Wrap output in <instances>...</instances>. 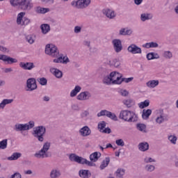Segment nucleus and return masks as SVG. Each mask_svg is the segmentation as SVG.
<instances>
[{
    "label": "nucleus",
    "instance_id": "51",
    "mask_svg": "<svg viewBox=\"0 0 178 178\" xmlns=\"http://www.w3.org/2000/svg\"><path fill=\"white\" fill-rule=\"evenodd\" d=\"M136 127L139 131H145L146 126L144 124H138Z\"/></svg>",
    "mask_w": 178,
    "mask_h": 178
},
{
    "label": "nucleus",
    "instance_id": "62",
    "mask_svg": "<svg viewBox=\"0 0 178 178\" xmlns=\"http://www.w3.org/2000/svg\"><path fill=\"white\" fill-rule=\"evenodd\" d=\"M71 108L73 111H80V107L78 104H72Z\"/></svg>",
    "mask_w": 178,
    "mask_h": 178
},
{
    "label": "nucleus",
    "instance_id": "17",
    "mask_svg": "<svg viewBox=\"0 0 178 178\" xmlns=\"http://www.w3.org/2000/svg\"><path fill=\"white\" fill-rule=\"evenodd\" d=\"M79 134L82 137H88L91 134V129L88 127L85 126L79 130Z\"/></svg>",
    "mask_w": 178,
    "mask_h": 178
},
{
    "label": "nucleus",
    "instance_id": "10",
    "mask_svg": "<svg viewBox=\"0 0 178 178\" xmlns=\"http://www.w3.org/2000/svg\"><path fill=\"white\" fill-rule=\"evenodd\" d=\"M128 52H130V54H133L134 55H140L143 54V51L138 46H137L135 44H131L129 45L127 48Z\"/></svg>",
    "mask_w": 178,
    "mask_h": 178
},
{
    "label": "nucleus",
    "instance_id": "57",
    "mask_svg": "<svg viewBox=\"0 0 178 178\" xmlns=\"http://www.w3.org/2000/svg\"><path fill=\"white\" fill-rule=\"evenodd\" d=\"M115 144H117L119 147H124V141H123V139L116 140Z\"/></svg>",
    "mask_w": 178,
    "mask_h": 178
},
{
    "label": "nucleus",
    "instance_id": "27",
    "mask_svg": "<svg viewBox=\"0 0 178 178\" xmlns=\"http://www.w3.org/2000/svg\"><path fill=\"white\" fill-rule=\"evenodd\" d=\"M159 47V44H158V43L155 42H150L143 44V47L147 48V49H149V48H158Z\"/></svg>",
    "mask_w": 178,
    "mask_h": 178
},
{
    "label": "nucleus",
    "instance_id": "56",
    "mask_svg": "<svg viewBox=\"0 0 178 178\" xmlns=\"http://www.w3.org/2000/svg\"><path fill=\"white\" fill-rule=\"evenodd\" d=\"M120 94L122 95V97H128L129 96V91L127 90L121 89L120 90Z\"/></svg>",
    "mask_w": 178,
    "mask_h": 178
},
{
    "label": "nucleus",
    "instance_id": "64",
    "mask_svg": "<svg viewBox=\"0 0 178 178\" xmlns=\"http://www.w3.org/2000/svg\"><path fill=\"white\" fill-rule=\"evenodd\" d=\"M144 0H134V2L135 5H137V6H139V5H141L143 3Z\"/></svg>",
    "mask_w": 178,
    "mask_h": 178
},
{
    "label": "nucleus",
    "instance_id": "40",
    "mask_svg": "<svg viewBox=\"0 0 178 178\" xmlns=\"http://www.w3.org/2000/svg\"><path fill=\"white\" fill-rule=\"evenodd\" d=\"M124 172L126 170L123 168H118L115 172L116 177L117 178H123V176H124Z\"/></svg>",
    "mask_w": 178,
    "mask_h": 178
},
{
    "label": "nucleus",
    "instance_id": "5",
    "mask_svg": "<svg viewBox=\"0 0 178 178\" xmlns=\"http://www.w3.org/2000/svg\"><path fill=\"white\" fill-rule=\"evenodd\" d=\"M91 3V0H77L71 3L72 6H74L77 9H86L88 8Z\"/></svg>",
    "mask_w": 178,
    "mask_h": 178
},
{
    "label": "nucleus",
    "instance_id": "22",
    "mask_svg": "<svg viewBox=\"0 0 178 178\" xmlns=\"http://www.w3.org/2000/svg\"><path fill=\"white\" fill-rule=\"evenodd\" d=\"M99 158H101V152H95L90 155V159L92 162H97Z\"/></svg>",
    "mask_w": 178,
    "mask_h": 178
},
{
    "label": "nucleus",
    "instance_id": "35",
    "mask_svg": "<svg viewBox=\"0 0 178 178\" xmlns=\"http://www.w3.org/2000/svg\"><path fill=\"white\" fill-rule=\"evenodd\" d=\"M22 156V153L15 152L10 156L8 157V161H17Z\"/></svg>",
    "mask_w": 178,
    "mask_h": 178
},
{
    "label": "nucleus",
    "instance_id": "38",
    "mask_svg": "<svg viewBox=\"0 0 178 178\" xmlns=\"http://www.w3.org/2000/svg\"><path fill=\"white\" fill-rule=\"evenodd\" d=\"M122 103L124 105H125V106H127V108H131V106L134 105V101H133L131 99H124L123 100Z\"/></svg>",
    "mask_w": 178,
    "mask_h": 178
},
{
    "label": "nucleus",
    "instance_id": "55",
    "mask_svg": "<svg viewBox=\"0 0 178 178\" xmlns=\"http://www.w3.org/2000/svg\"><path fill=\"white\" fill-rule=\"evenodd\" d=\"M133 80H134V77L122 78L121 83H123V81H124V83H130L131 81H133Z\"/></svg>",
    "mask_w": 178,
    "mask_h": 178
},
{
    "label": "nucleus",
    "instance_id": "8",
    "mask_svg": "<svg viewBox=\"0 0 178 178\" xmlns=\"http://www.w3.org/2000/svg\"><path fill=\"white\" fill-rule=\"evenodd\" d=\"M26 91H34V90H37V80L35 78H29L26 81Z\"/></svg>",
    "mask_w": 178,
    "mask_h": 178
},
{
    "label": "nucleus",
    "instance_id": "4",
    "mask_svg": "<svg viewBox=\"0 0 178 178\" xmlns=\"http://www.w3.org/2000/svg\"><path fill=\"white\" fill-rule=\"evenodd\" d=\"M45 54L52 58H58L59 56V50L54 44H48L45 47Z\"/></svg>",
    "mask_w": 178,
    "mask_h": 178
},
{
    "label": "nucleus",
    "instance_id": "39",
    "mask_svg": "<svg viewBox=\"0 0 178 178\" xmlns=\"http://www.w3.org/2000/svg\"><path fill=\"white\" fill-rule=\"evenodd\" d=\"M103 83L104 84H106V86H111V84H112V78L111 76V74L104 77Z\"/></svg>",
    "mask_w": 178,
    "mask_h": 178
},
{
    "label": "nucleus",
    "instance_id": "45",
    "mask_svg": "<svg viewBox=\"0 0 178 178\" xmlns=\"http://www.w3.org/2000/svg\"><path fill=\"white\" fill-rule=\"evenodd\" d=\"M163 56L165 59H172V58H173V54L170 51H165L163 52Z\"/></svg>",
    "mask_w": 178,
    "mask_h": 178
},
{
    "label": "nucleus",
    "instance_id": "19",
    "mask_svg": "<svg viewBox=\"0 0 178 178\" xmlns=\"http://www.w3.org/2000/svg\"><path fill=\"white\" fill-rule=\"evenodd\" d=\"M50 72L55 76V77H56V79H62V77H63V73L59 69L51 68Z\"/></svg>",
    "mask_w": 178,
    "mask_h": 178
},
{
    "label": "nucleus",
    "instance_id": "11",
    "mask_svg": "<svg viewBox=\"0 0 178 178\" xmlns=\"http://www.w3.org/2000/svg\"><path fill=\"white\" fill-rule=\"evenodd\" d=\"M54 58H57L53 60L54 63H63V65H67V63L70 62L69 58L67 57V56H63V54H59V56Z\"/></svg>",
    "mask_w": 178,
    "mask_h": 178
},
{
    "label": "nucleus",
    "instance_id": "48",
    "mask_svg": "<svg viewBox=\"0 0 178 178\" xmlns=\"http://www.w3.org/2000/svg\"><path fill=\"white\" fill-rule=\"evenodd\" d=\"M21 1L22 0H10V3L13 8H16V6H18L19 8Z\"/></svg>",
    "mask_w": 178,
    "mask_h": 178
},
{
    "label": "nucleus",
    "instance_id": "6",
    "mask_svg": "<svg viewBox=\"0 0 178 178\" xmlns=\"http://www.w3.org/2000/svg\"><path fill=\"white\" fill-rule=\"evenodd\" d=\"M101 116H106L107 118H109L110 119H111V120L118 122V116H116V114L111 111H108L106 110H102L97 113V118H101Z\"/></svg>",
    "mask_w": 178,
    "mask_h": 178
},
{
    "label": "nucleus",
    "instance_id": "2",
    "mask_svg": "<svg viewBox=\"0 0 178 178\" xmlns=\"http://www.w3.org/2000/svg\"><path fill=\"white\" fill-rule=\"evenodd\" d=\"M51 148V143L46 142L43 144L42 148L34 154L35 158L38 159H44V158H49L51 154L47 153Z\"/></svg>",
    "mask_w": 178,
    "mask_h": 178
},
{
    "label": "nucleus",
    "instance_id": "3",
    "mask_svg": "<svg viewBox=\"0 0 178 178\" xmlns=\"http://www.w3.org/2000/svg\"><path fill=\"white\" fill-rule=\"evenodd\" d=\"M45 133H47V128L44 126H38L34 128L32 134L40 143H44Z\"/></svg>",
    "mask_w": 178,
    "mask_h": 178
},
{
    "label": "nucleus",
    "instance_id": "25",
    "mask_svg": "<svg viewBox=\"0 0 178 178\" xmlns=\"http://www.w3.org/2000/svg\"><path fill=\"white\" fill-rule=\"evenodd\" d=\"M159 81L158 80H152L146 83V86L147 87H148V88H155V87H156V86H159Z\"/></svg>",
    "mask_w": 178,
    "mask_h": 178
},
{
    "label": "nucleus",
    "instance_id": "41",
    "mask_svg": "<svg viewBox=\"0 0 178 178\" xmlns=\"http://www.w3.org/2000/svg\"><path fill=\"white\" fill-rule=\"evenodd\" d=\"M110 66H114V67H119L120 66V60L118 58L113 59L112 61H109Z\"/></svg>",
    "mask_w": 178,
    "mask_h": 178
},
{
    "label": "nucleus",
    "instance_id": "46",
    "mask_svg": "<svg viewBox=\"0 0 178 178\" xmlns=\"http://www.w3.org/2000/svg\"><path fill=\"white\" fill-rule=\"evenodd\" d=\"M147 106H149V100L148 99L139 104V108H140V109H144V108H147Z\"/></svg>",
    "mask_w": 178,
    "mask_h": 178
},
{
    "label": "nucleus",
    "instance_id": "31",
    "mask_svg": "<svg viewBox=\"0 0 178 178\" xmlns=\"http://www.w3.org/2000/svg\"><path fill=\"white\" fill-rule=\"evenodd\" d=\"M80 91H81V87L80 86H76L75 88L71 91L70 97L72 98L76 97V95H77Z\"/></svg>",
    "mask_w": 178,
    "mask_h": 178
},
{
    "label": "nucleus",
    "instance_id": "61",
    "mask_svg": "<svg viewBox=\"0 0 178 178\" xmlns=\"http://www.w3.org/2000/svg\"><path fill=\"white\" fill-rule=\"evenodd\" d=\"M91 161H88L87 159L82 158V160L81 161V165H87L88 166V165H90V163Z\"/></svg>",
    "mask_w": 178,
    "mask_h": 178
},
{
    "label": "nucleus",
    "instance_id": "29",
    "mask_svg": "<svg viewBox=\"0 0 178 178\" xmlns=\"http://www.w3.org/2000/svg\"><path fill=\"white\" fill-rule=\"evenodd\" d=\"M15 127V131H26L27 130L26 124H17Z\"/></svg>",
    "mask_w": 178,
    "mask_h": 178
},
{
    "label": "nucleus",
    "instance_id": "18",
    "mask_svg": "<svg viewBox=\"0 0 178 178\" xmlns=\"http://www.w3.org/2000/svg\"><path fill=\"white\" fill-rule=\"evenodd\" d=\"M69 159H70V161H71V162H76V163L81 164L83 157L79 156L76 154H71L69 156Z\"/></svg>",
    "mask_w": 178,
    "mask_h": 178
},
{
    "label": "nucleus",
    "instance_id": "49",
    "mask_svg": "<svg viewBox=\"0 0 178 178\" xmlns=\"http://www.w3.org/2000/svg\"><path fill=\"white\" fill-rule=\"evenodd\" d=\"M145 169L147 172H154L155 170V165L147 164L145 166Z\"/></svg>",
    "mask_w": 178,
    "mask_h": 178
},
{
    "label": "nucleus",
    "instance_id": "23",
    "mask_svg": "<svg viewBox=\"0 0 178 178\" xmlns=\"http://www.w3.org/2000/svg\"><path fill=\"white\" fill-rule=\"evenodd\" d=\"M154 17V15L151 13H142L140 15L141 22H147V20H152Z\"/></svg>",
    "mask_w": 178,
    "mask_h": 178
},
{
    "label": "nucleus",
    "instance_id": "59",
    "mask_svg": "<svg viewBox=\"0 0 178 178\" xmlns=\"http://www.w3.org/2000/svg\"><path fill=\"white\" fill-rule=\"evenodd\" d=\"M100 132L104 133V134H111L112 133V130H111L109 127H107L101 131Z\"/></svg>",
    "mask_w": 178,
    "mask_h": 178
},
{
    "label": "nucleus",
    "instance_id": "53",
    "mask_svg": "<svg viewBox=\"0 0 178 178\" xmlns=\"http://www.w3.org/2000/svg\"><path fill=\"white\" fill-rule=\"evenodd\" d=\"M26 129L30 130L31 129H33L35 126L34 121H29L28 123L26 124Z\"/></svg>",
    "mask_w": 178,
    "mask_h": 178
},
{
    "label": "nucleus",
    "instance_id": "47",
    "mask_svg": "<svg viewBox=\"0 0 178 178\" xmlns=\"http://www.w3.org/2000/svg\"><path fill=\"white\" fill-rule=\"evenodd\" d=\"M26 40L29 44H34V41H35V39L34 38V35H28L26 37Z\"/></svg>",
    "mask_w": 178,
    "mask_h": 178
},
{
    "label": "nucleus",
    "instance_id": "63",
    "mask_svg": "<svg viewBox=\"0 0 178 178\" xmlns=\"http://www.w3.org/2000/svg\"><path fill=\"white\" fill-rule=\"evenodd\" d=\"M89 115H90V112H88V111H85L81 113V117L87 118V116H88Z\"/></svg>",
    "mask_w": 178,
    "mask_h": 178
},
{
    "label": "nucleus",
    "instance_id": "21",
    "mask_svg": "<svg viewBox=\"0 0 178 178\" xmlns=\"http://www.w3.org/2000/svg\"><path fill=\"white\" fill-rule=\"evenodd\" d=\"M26 15V13L24 12H22V13H19L18 15H17V24L18 26H23V23H24V18L23 17Z\"/></svg>",
    "mask_w": 178,
    "mask_h": 178
},
{
    "label": "nucleus",
    "instance_id": "34",
    "mask_svg": "<svg viewBox=\"0 0 178 178\" xmlns=\"http://www.w3.org/2000/svg\"><path fill=\"white\" fill-rule=\"evenodd\" d=\"M151 113H152V111L151 109L145 110L144 109L143 111L142 118L143 119L147 120L149 118V116H151Z\"/></svg>",
    "mask_w": 178,
    "mask_h": 178
},
{
    "label": "nucleus",
    "instance_id": "37",
    "mask_svg": "<svg viewBox=\"0 0 178 178\" xmlns=\"http://www.w3.org/2000/svg\"><path fill=\"white\" fill-rule=\"evenodd\" d=\"M41 30L42 34H47L51 30V26L47 24H43L41 25Z\"/></svg>",
    "mask_w": 178,
    "mask_h": 178
},
{
    "label": "nucleus",
    "instance_id": "50",
    "mask_svg": "<svg viewBox=\"0 0 178 178\" xmlns=\"http://www.w3.org/2000/svg\"><path fill=\"white\" fill-rule=\"evenodd\" d=\"M106 127V122L105 121H102L98 124V129L99 131H102Z\"/></svg>",
    "mask_w": 178,
    "mask_h": 178
},
{
    "label": "nucleus",
    "instance_id": "36",
    "mask_svg": "<svg viewBox=\"0 0 178 178\" xmlns=\"http://www.w3.org/2000/svg\"><path fill=\"white\" fill-rule=\"evenodd\" d=\"M161 115L156 118V122L159 124L163 123L165 122V118H163V109L160 110Z\"/></svg>",
    "mask_w": 178,
    "mask_h": 178
},
{
    "label": "nucleus",
    "instance_id": "14",
    "mask_svg": "<svg viewBox=\"0 0 178 178\" xmlns=\"http://www.w3.org/2000/svg\"><path fill=\"white\" fill-rule=\"evenodd\" d=\"M0 60L7 62L9 65H12V63H17V59L3 54L0 55Z\"/></svg>",
    "mask_w": 178,
    "mask_h": 178
},
{
    "label": "nucleus",
    "instance_id": "16",
    "mask_svg": "<svg viewBox=\"0 0 178 178\" xmlns=\"http://www.w3.org/2000/svg\"><path fill=\"white\" fill-rule=\"evenodd\" d=\"M103 15H105L108 19H115L116 17V13L113 10L111 9L103 10Z\"/></svg>",
    "mask_w": 178,
    "mask_h": 178
},
{
    "label": "nucleus",
    "instance_id": "28",
    "mask_svg": "<svg viewBox=\"0 0 178 178\" xmlns=\"http://www.w3.org/2000/svg\"><path fill=\"white\" fill-rule=\"evenodd\" d=\"M147 60H152L154 59H159V54L158 53L150 52L146 55Z\"/></svg>",
    "mask_w": 178,
    "mask_h": 178
},
{
    "label": "nucleus",
    "instance_id": "24",
    "mask_svg": "<svg viewBox=\"0 0 178 178\" xmlns=\"http://www.w3.org/2000/svg\"><path fill=\"white\" fill-rule=\"evenodd\" d=\"M79 175L82 178H88L91 176V172L88 170H80Z\"/></svg>",
    "mask_w": 178,
    "mask_h": 178
},
{
    "label": "nucleus",
    "instance_id": "43",
    "mask_svg": "<svg viewBox=\"0 0 178 178\" xmlns=\"http://www.w3.org/2000/svg\"><path fill=\"white\" fill-rule=\"evenodd\" d=\"M8 148V139L0 141V149H6Z\"/></svg>",
    "mask_w": 178,
    "mask_h": 178
},
{
    "label": "nucleus",
    "instance_id": "1",
    "mask_svg": "<svg viewBox=\"0 0 178 178\" xmlns=\"http://www.w3.org/2000/svg\"><path fill=\"white\" fill-rule=\"evenodd\" d=\"M120 119L124 120V122H137L138 118L136 113L130 111L129 110H122L120 113L119 115Z\"/></svg>",
    "mask_w": 178,
    "mask_h": 178
},
{
    "label": "nucleus",
    "instance_id": "44",
    "mask_svg": "<svg viewBox=\"0 0 178 178\" xmlns=\"http://www.w3.org/2000/svg\"><path fill=\"white\" fill-rule=\"evenodd\" d=\"M37 81L39 83V84H40V86H47L48 83V80L44 77L38 78Z\"/></svg>",
    "mask_w": 178,
    "mask_h": 178
},
{
    "label": "nucleus",
    "instance_id": "32",
    "mask_svg": "<svg viewBox=\"0 0 178 178\" xmlns=\"http://www.w3.org/2000/svg\"><path fill=\"white\" fill-rule=\"evenodd\" d=\"M111 162V159L109 157H106L104 160L102 161V164L100 165V169L101 170H104L108 165H109V163Z\"/></svg>",
    "mask_w": 178,
    "mask_h": 178
},
{
    "label": "nucleus",
    "instance_id": "52",
    "mask_svg": "<svg viewBox=\"0 0 178 178\" xmlns=\"http://www.w3.org/2000/svg\"><path fill=\"white\" fill-rule=\"evenodd\" d=\"M168 140L172 144H176V142L177 141V137L171 135L168 136Z\"/></svg>",
    "mask_w": 178,
    "mask_h": 178
},
{
    "label": "nucleus",
    "instance_id": "13",
    "mask_svg": "<svg viewBox=\"0 0 178 178\" xmlns=\"http://www.w3.org/2000/svg\"><path fill=\"white\" fill-rule=\"evenodd\" d=\"M19 67H21L24 70H33V69L35 67V65H34V63L31 62H20Z\"/></svg>",
    "mask_w": 178,
    "mask_h": 178
},
{
    "label": "nucleus",
    "instance_id": "54",
    "mask_svg": "<svg viewBox=\"0 0 178 178\" xmlns=\"http://www.w3.org/2000/svg\"><path fill=\"white\" fill-rule=\"evenodd\" d=\"M144 162L145 163H152V162H156V161L151 157H145L144 159Z\"/></svg>",
    "mask_w": 178,
    "mask_h": 178
},
{
    "label": "nucleus",
    "instance_id": "60",
    "mask_svg": "<svg viewBox=\"0 0 178 178\" xmlns=\"http://www.w3.org/2000/svg\"><path fill=\"white\" fill-rule=\"evenodd\" d=\"M74 32L75 34H79V33H81V26H76L74 27Z\"/></svg>",
    "mask_w": 178,
    "mask_h": 178
},
{
    "label": "nucleus",
    "instance_id": "26",
    "mask_svg": "<svg viewBox=\"0 0 178 178\" xmlns=\"http://www.w3.org/2000/svg\"><path fill=\"white\" fill-rule=\"evenodd\" d=\"M35 12L36 13L44 15V13H48V12H49V8L38 6V7L35 8Z\"/></svg>",
    "mask_w": 178,
    "mask_h": 178
},
{
    "label": "nucleus",
    "instance_id": "30",
    "mask_svg": "<svg viewBox=\"0 0 178 178\" xmlns=\"http://www.w3.org/2000/svg\"><path fill=\"white\" fill-rule=\"evenodd\" d=\"M12 102H13V99H4L0 103V109H5V106L9 105V104H12Z\"/></svg>",
    "mask_w": 178,
    "mask_h": 178
},
{
    "label": "nucleus",
    "instance_id": "9",
    "mask_svg": "<svg viewBox=\"0 0 178 178\" xmlns=\"http://www.w3.org/2000/svg\"><path fill=\"white\" fill-rule=\"evenodd\" d=\"M33 8V4L30 0H21L19 8L22 10H30Z\"/></svg>",
    "mask_w": 178,
    "mask_h": 178
},
{
    "label": "nucleus",
    "instance_id": "42",
    "mask_svg": "<svg viewBox=\"0 0 178 178\" xmlns=\"http://www.w3.org/2000/svg\"><path fill=\"white\" fill-rule=\"evenodd\" d=\"M133 33V31L130 29H128L126 31V29H122L120 31V35H131V33Z\"/></svg>",
    "mask_w": 178,
    "mask_h": 178
},
{
    "label": "nucleus",
    "instance_id": "15",
    "mask_svg": "<svg viewBox=\"0 0 178 178\" xmlns=\"http://www.w3.org/2000/svg\"><path fill=\"white\" fill-rule=\"evenodd\" d=\"M91 97V94L89 92H82L79 95H77L76 99L79 101H87V99H90Z\"/></svg>",
    "mask_w": 178,
    "mask_h": 178
},
{
    "label": "nucleus",
    "instance_id": "20",
    "mask_svg": "<svg viewBox=\"0 0 178 178\" xmlns=\"http://www.w3.org/2000/svg\"><path fill=\"white\" fill-rule=\"evenodd\" d=\"M138 148L139 151L145 152V151H148V149H149V144H148L147 142H142L138 144Z\"/></svg>",
    "mask_w": 178,
    "mask_h": 178
},
{
    "label": "nucleus",
    "instance_id": "58",
    "mask_svg": "<svg viewBox=\"0 0 178 178\" xmlns=\"http://www.w3.org/2000/svg\"><path fill=\"white\" fill-rule=\"evenodd\" d=\"M30 23H31V21L30 20V19L27 18V17H24V23H23V26H30Z\"/></svg>",
    "mask_w": 178,
    "mask_h": 178
},
{
    "label": "nucleus",
    "instance_id": "33",
    "mask_svg": "<svg viewBox=\"0 0 178 178\" xmlns=\"http://www.w3.org/2000/svg\"><path fill=\"white\" fill-rule=\"evenodd\" d=\"M60 171L56 169H54L50 172V177L51 178H58L60 177Z\"/></svg>",
    "mask_w": 178,
    "mask_h": 178
},
{
    "label": "nucleus",
    "instance_id": "7",
    "mask_svg": "<svg viewBox=\"0 0 178 178\" xmlns=\"http://www.w3.org/2000/svg\"><path fill=\"white\" fill-rule=\"evenodd\" d=\"M110 76L111 77L112 84H122V74L118 72H112Z\"/></svg>",
    "mask_w": 178,
    "mask_h": 178
},
{
    "label": "nucleus",
    "instance_id": "12",
    "mask_svg": "<svg viewBox=\"0 0 178 178\" xmlns=\"http://www.w3.org/2000/svg\"><path fill=\"white\" fill-rule=\"evenodd\" d=\"M112 44L113 45V49L117 54H119V52L122 51V49H123V45H122V40L120 39H114L112 41Z\"/></svg>",
    "mask_w": 178,
    "mask_h": 178
}]
</instances>
